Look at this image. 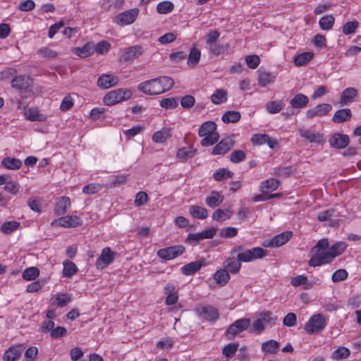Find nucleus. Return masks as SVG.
<instances>
[{
    "mask_svg": "<svg viewBox=\"0 0 361 361\" xmlns=\"http://www.w3.org/2000/svg\"><path fill=\"white\" fill-rule=\"evenodd\" d=\"M174 85L173 80L169 76H160L139 84V91L148 95H156L170 90Z\"/></svg>",
    "mask_w": 361,
    "mask_h": 361,
    "instance_id": "f257e3e1",
    "label": "nucleus"
},
{
    "mask_svg": "<svg viewBox=\"0 0 361 361\" xmlns=\"http://www.w3.org/2000/svg\"><path fill=\"white\" fill-rule=\"evenodd\" d=\"M329 245L327 239H322L311 249L312 257L308 262V264L310 267L321 266L332 261L333 255H331L330 252L327 251Z\"/></svg>",
    "mask_w": 361,
    "mask_h": 361,
    "instance_id": "f03ea898",
    "label": "nucleus"
},
{
    "mask_svg": "<svg viewBox=\"0 0 361 361\" xmlns=\"http://www.w3.org/2000/svg\"><path fill=\"white\" fill-rule=\"evenodd\" d=\"M11 85L13 88L18 90L22 97H27L32 92L33 80L30 76L25 75L15 76L12 79Z\"/></svg>",
    "mask_w": 361,
    "mask_h": 361,
    "instance_id": "7ed1b4c3",
    "label": "nucleus"
},
{
    "mask_svg": "<svg viewBox=\"0 0 361 361\" xmlns=\"http://www.w3.org/2000/svg\"><path fill=\"white\" fill-rule=\"evenodd\" d=\"M132 97L130 90L116 89L108 92L103 98L104 103L107 106H112L124 100H128Z\"/></svg>",
    "mask_w": 361,
    "mask_h": 361,
    "instance_id": "20e7f679",
    "label": "nucleus"
},
{
    "mask_svg": "<svg viewBox=\"0 0 361 361\" xmlns=\"http://www.w3.org/2000/svg\"><path fill=\"white\" fill-rule=\"evenodd\" d=\"M326 326V321L321 314H317L310 317L305 325V329L309 334H318Z\"/></svg>",
    "mask_w": 361,
    "mask_h": 361,
    "instance_id": "39448f33",
    "label": "nucleus"
},
{
    "mask_svg": "<svg viewBox=\"0 0 361 361\" xmlns=\"http://www.w3.org/2000/svg\"><path fill=\"white\" fill-rule=\"evenodd\" d=\"M267 255V250L262 247H253L238 255L240 262H248L257 259H261Z\"/></svg>",
    "mask_w": 361,
    "mask_h": 361,
    "instance_id": "423d86ee",
    "label": "nucleus"
},
{
    "mask_svg": "<svg viewBox=\"0 0 361 361\" xmlns=\"http://www.w3.org/2000/svg\"><path fill=\"white\" fill-rule=\"evenodd\" d=\"M251 323L250 319H240L229 326L226 335L229 339H233L238 334L247 329Z\"/></svg>",
    "mask_w": 361,
    "mask_h": 361,
    "instance_id": "0eeeda50",
    "label": "nucleus"
},
{
    "mask_svg": "<svg viewBox=\"0 0 361 361\" xmlns=\"http://www.w3.org/2000/svg\"><path fill=\"white\" fill-rule=\"evenodd\" d=\"M145 52V49L141 45H134L127 47L123 49V53L119 56V60L121 62H127L133 61Z\"/></svg>",
    "mask_w": 361,
    "mask_h": 361,
    "instance_id": "6e6552de",
    "label": "nucleus"
},
{
    "mask_svg": "<svg viewBox=\"0 0 361 361\" xmlns=\"http://www.w3.org/2000/svg\"><path fill=\"white\" fill-rule=\"evenodd\" d=\"M185 248L183 245H175L159 249L157 255L164 260L173 259L184 253Z\"/></svg>",
    "mask_w": 361,
    "mask_h": 361,
    "instance_id": "1a4fd4ad",
    "label": "nucleus"
},
{
    "mask_svg": "<svg viewBox=\"0 0 361 361\" xmlns=\"http://www.w3.org/2000/svg\"><path fill=\"white\" fill-rule=\"evenodd\" d=\"M196 312L202 319L209 322L216 321L219 316L218 309L209 305L197 307Z\"/></svg>",
    "mask_w": 361,
    "mask_h": 361,
    "instance_id": "9d476101",
    "label": "nucleus"
},
{
    "mask_svg": "<svg viewBox=\"0 0 361 361\" xmlns=\"http://www.w3.org/2000/svg\"><path fill=\"white\" fill-rule=\"evenodd\" d=\"M57 224L65 228H75L82 224V219L75 215H70L60 217L59 219L54 221L51 225Z\"/></svg>",
    "mask_w": 361,
    "mask_h": 361,
    "instance_id": "9b49d317",
    "label": "nucleus"
},
{
    "mask_svg": "<svg viewBox=\"0 0 361 361\" xmlns=\"http://www.w3.org/2000/svg\"><path fill=\"white\" fill-rule=\"evenodd\" d=\"M139 13L137 8L130 9L116 16V23L121 25H127L133 23Z\"/></svg>",
    "mask_w": 361,
    "mask_h": 361,
    "instance_id": "f8f14e48",
    "label": "nucleus"
},
{
    "mask_svg": "<svg viewBox=\"0 0 361 361\" xmlns=\"http://www.w3.org/2000/svg\"><path fill=\"white\" fill-rule=\"evenodd\" d=\"M24 346L23 344L12 345L8 348L4 353V361H16L22 354Z\"/></svg>",
    "mask_w": 361,
    "mask_h": 361,
    "instance_id": "ddd939ff",
    "label": "nucleus"
},
{
    "mask_svg": "<svg viewBox=\"0 0 361 361\" xmlns=\"http://www.w3.org/2000/svg\"><path fill=\"white\" fill-rule=\"evenodd\" d=\"M116 252L111 250L110 247H106L102 250V254L97 261V266H102V268L105 267L110 264L115 259Z\"/></svg>",
    "mask_w": 361,
    "mask_h": 361,
    "instance_id": "4468645a",
    "label": "nucleus"
},
{
    "mask_svg": "<svg viewBox=\"0 0 361 361\" xmlns=\"http://www.w3.org/2000/svg\"><path fill=\"white\" fill-rule=\"evenodd\" d=\"M234 142L231 137H227L221 140L212 149L213 155L224 154L233 146Z\"/></svg>",
    "mask_w": 361,
    "mask_h": 361,
    "instance_id": "2eb2a0df",
    "label": "nucleus"
},
{
    "mask_svg": "<svg viewBox=\"0 0 361 361\" xmlns=\"http://www.w3.org/2000/svg\"><path fill=\"white\" fill-rule=\"evenodd\" d=\"M332 109L330 104H321L315 107L307 110L306 116L307 118L311 119L317 116H322L329 112Z\"/></svg>",
    "mask_w": 361,
    "mask_h": 361,
    "instance_id": "dca6fc26",
    "label": "nucleus"
},
{
    "mask_svg": "<svg viewBox=\"0 0 361 361\" xmlns=\"http://www.w3.org/2000/svg\"><path fill=\"white\" fill-rule=\"evenodd\" d=\"M118 78L112 74H103L97 80V85L102 89H108L118 83Z\"/></svg>",
    "mask_w": 361,
    "mask_h": 361,
    "instance_id": "f3484780",
    "label": "nucleus"
},
{
    "mask_svg": "<svg viewBox=\"0 0 361 361\" xmlns=\"http://www.w3.org/2000/svg\"><path fill=\"white\" fill-rule=\"evenodd\" d=\"M331 147L336 149H344L349 144V137L347 135L335 133L329 140Z\"/></svg>",
    "mask_w": 361,
    "mask_h": 361,
    "instance_id": "a211bd4d",
    "label": "nucleus"
},
{
    "mask_svg": "<svg viewBox=\"0 0 361 361\" xmlns=\"http://www.w3.org/2000/svg\"><path fill=\"white\" fill-rule=\"evenodd\" d=\"M216 233V228H211L204 230L200 233H189L186 238V241H188V242H190V241L199 242L203 239H210L214 236Z\"/></svg>",
    "mask_w": 361,
    "mask_h": 361,
    "instance_id": "6ab92c4d",
    "label": "nucleus"
},
{
    "mask_svg": "<svg viewBox=\"0 0 361 361\" xmlns=\"http://www.w3.org/2000/svg\"><path fill=\"white\" fill-rule=\"evenodd\" d=\"M358 92L354 87L345 88L341 93L340 97V104L343 106L354 101V99L357 96Z\"/></svg>",
    "mask_w": 361,
    "mask_h": 361,
    "instance_id": "aec40b11",
    "label": "nucleus"
},
{
    "mask_svg": "<svg viewBox=\"0 0 361 361\" xmlns=\"http://www.w3.org/2000/svg\"><path fill=\"white\" fill-rule=\"evenodd\" d=\"M299 135L311 143H322L324 141L323 135L319 133H312L307 129H299Z\"/></svg>",
    "mask_w": 361,
    "mask_h": 361,
    "instance_id": "412c9836",
    "label": "nucleus"
},
{
    "mask_svg": "<svg viewBox=\"0 0 361 361\" xmlns=\"http://www.w3.org/2000/svg\"><path fill=\"white\" fill-rule=\"evenodd\" d=\"M205 265V259L195 261L187 264L181 268L183 274L189 276L195 274L200 270L202 267Z\"/></svg>",
    "mask_w": 361,
    "mask_h": 361,
    "instance_id": "4be33fe9",
    "label": "nucleus"
},
{
    "mask_svg": "<svg viewBox=\"0 0 361 361\" xmlns=\"http://www.w3.org/2000/svg\"><path fill=\"white\" fill-rule=\"evenodd\" d=\"M224 195H222L219 192L212 190L210 195L206 198L205 202L207 206L214 208L219 206L224 201Z\"/></svg>",
    "mask_w": 361,
    "mask_h": 361,
    "instance_id": "5701e85b",
    "label": "nucleus"
},
{
    "mask_svg": "<svg viewBox=\"0 0 361 361\" xmlns=\"http://www.w3.org/2000/svg\"><path fill=\"white\" fill-rule=\"evenodd\" d=\"M351 117V110L345 108L336 111L332 118V121L336 123H341L349 120Z\"/></svg>",
    "mask_w": 361,
    "mask_h": 361,
    "instance_id": "b1692460",
    "label": "nucleus"
},
{
    "mask_svg": "<svg viewBox=\"0 0 361 361\" xmlns=\"http://www.w3.org/2000/svg\"><path fill=\"white\" fill-rule=\"evenodd\" d=\"M280 182L276 178H269L263 181L260 185V190L263 193H269L276 190L279 186Z\"/></svg>",
    "mask_w": 361,
    "mask_h": 361,
    "instance_id": "393cba45",
    "label": "nucleus"
},
{
    "mask_svg": "<svg viewBox=\"0 0 361 361\" xmlns=\"http://www.w3.org/2000/svg\"><path fill=\"white\" fill-rule=\"evenodd\" d=\"M71 207V200L68 197H62L56 203L54 212L60 216L64 214Z\"/></svg>",
    "mask_w": 361,
    "mask_h": 361,
    "instance_id": "a878e982",
    "label": "nucleus"
},
{
    "mask_svg": "<svg viewBox=\"0 0 361 361\" xmlns=\"http://www.w3.org/2000/svg\"><path fill=\"white\" fill-rule=\"evenodd\" d=\"M224 267L226 270H227L228 272L234 274H237L241 267V264L238 261V258L235 259L234 257H231L227 259L224 262Z\"/></svg>",
    "mask_w": 361,
    "mask_h": 361,
    "instance_id": "bb28decb",
    "label": "nucleus"
},
{
    "mask_svg": "<svg viewBox=\"0 0 361 361\" xmlns=\"http://www.w3.org/2000/svg\"><path fill=\"white\" fill-rule=\"evenodd\" d=\"M216 130V123L213 121H206L201 125L199 128L198 135L200 137H203L207 135H212L217 133L215 132Z\"/></svg>",
    "mask_w": 361,
    "mask_h": 361,
    "instance_id": "cd10ccee",
    "label": "nucleus"
},
{
    "mask_svg": "<svg viewBox=\"0 0 361 361\" xmlns=\"http://www.w3.org/2000/svg\"><path fill=\"white\" fill-rule=\"evenodd\" d=\"M73 52L81 58H87L94 53V47L90 43L85 44L83 47H75Z\"/></svg>",
    "mask_w": 361,
    "mask_h": 361,
    "instance_id": "c85d7f7f",
    "label": "nucleus"
},
{
    "mask_svg": "<svg viewBox=\"0 0 361 361\" xmlns=\"http://www.w3.org/2000/svg\"><path fill=\"white\" fill-rule=\"evenodd\" d=\"M1 166L10 170H17L22 166V161L17 158L6 157L1 161Z\"/></svg>",
    "mask_w": 361,
    "mask_h": 361,
    "instance_id": "c756f323",
    "label": "nucleus"
},
{
    "mask_svg": "<svg viewBox=\"0 0 361 361\" xmlns=\"http://www.w3.org/2000/svg\"><path fill=\"white\" fill-rule=\"evenodd\" d=\"M164 290L165 293L167 294L166 304L171 305L176 303L178 297L177 293L175 291V286L172 284H169L164 288Z\"/></svg>",
    "mask_w": 361,
    "mask_h": 361,
    "instance_id": "7c9ffc66",
    "label": "nucleus"
},
{
    "mask_svg": "<svg viewBox=\"0 0 361 361\" xmlns=\"http://www.w3.org/2000/svg\"><path fill=\"white\" fill-rule=\"evenodd\" d=\"M309 102V98L301 93L297 94L290 101V104L295 109L305 107Z\"/></svg>",
    "mask_w": 361,
    "mask_h": 361,
    "instance_id": "2f4dec72",
    "label": "nucleus"
},
{
    "mask_svg": "<svg viewBox=\"0 0 361 361\" xmlns=\"http://www.w3.org/2000/svg\"><path fill=\"white\" fill-rule=\"evenodd\" d=\"M189 212L194 218L198 219H205L208 216L207 210L198 205L190 206Z\"/></svg>",
    "mask_w": 361,
    "mask_h": 361,
    "instance_id": "473e14b6",
    "label": "nucleus"
},
{
    "mask_svg": "<svg viewBox=\"0 0 361 361\" xmlns=\"http://www.w3.org/2000/svg\"><path fill=\"white\" fill-rule=\"evenodd\" d=\"M258 72V82L260 86L265 87L267 85L274 82L275 76L273 75L271 73L262 71L260 70H259Z\"/></svg>",
    "mask_w": 361,
    "mask_h": 361,
    "instance_id": "72a5a7b5",
    "label": "nucleus"
},
{
    "mask_svg": "<svg viewBox=\"0 0 361 361\" xmlns=\"http://www.w3.org/2000/svg\"><path fill=\"white\" fill-rule=\"evenodd\" d=\"M171 137V130L169 128H163L161 130L157 131L154 133L152 140L157 143H163Z\"/></svg>",
    "mask_w": 361,
    "mask_h": 361,
    "instance_id": "f704fd0d",
    "label": "nucleus"
},
{
    "mask_svg": "<svg viewBox=\"0 0 361 361\" xmlns=\"http://www.w3.org/2000/svg\"><path fill=\"white\" fill-rule=\"evenodd\" d=\"M280 347L279 343L275 340H269L262 343V350L265 353L275 354Z\"/></svg>",
    "mask_w": 361,
    "mask_h": 361,
    "instance_id": "c9c22d12",
    "label": "nucleus"
},
{
    "mask_svg": "<svg viewBox=\"0 0 361 361\" xmlns=\"http://www.w3.org/2000/svg\"><path fill=\"white\" fill-rule=\"evenodd\" d=\"M230 274L225 269L218 270L214 275V279L218 284L225 285L230 279Z\"/></svg>",
    "mask_w": 361,
    "mask_h": 361,
    "instance_id": "e433bc0d",
    "label": "nucleus"
},
{
    "mask_svg": "<svg viewBox=\"0 0 361 361\" xmlns=\"http://www.w3.org/2000/svg\"><path fill=\"white\" fill-rule=\"evenodd\" d=\"M241 117L240 113L237 111H228L225 112L221 119L224 123H237L238 121H240Z\"/></svg>",
    "mask_w": 361,
    "mask_h": 361,
    "instance_id": "4c0bfd02",
    "label": "nucleus"
},
{
    "mask_svg": "<svg viewBox=\"0 0 361 361\" xmlns=\"http://www.w3.org/2000/svg\"><path fill=\"white\" fill-rule=\"evenodd\" d=\"M291 231H286L278 234L273 238L274 245L276 247H280L287 243L292 237Z\"/></svg>",
    "mask_w": 361,
    "mask_h": 361,
    "instance_id": "58836bf2",
    "label": "nucleus"
},
{
    "mask_svg": "<svg viewBox=\"0 0 361 361\" xmlns=\"http://www.w3.org/2000/svg\"><path fill=\"white\" fill-rule=\"evenodd\" d=\"M63 264V274L67 278L72 277L78 271L77 266L71 261L65 260Z\"/></svg>",
    "mask_w": 361,
    "mask_h": 361,
    "instance_id": "ea45409f",
    "label": "nucleus"
},
{
    "mask_svg": "<svg viewBox=\"0 0 361 361\" xmlns=\"http://www.w3.org/2000/svg\"><path fill=\"white\" fill-rule=\"evenodd\" d=\"M227 100V92L223 89H218L211 96V101L215 104H220Z\"/></svg>",
    "mask_w": 361,
    "mask_h": 361,
    "instance_id": "a19ab883",
    "label": "nucleus"
},
{
    "mask_svg": "<svg viewBox=\"0 0 361 361\" xmlns=\"http://www.w3.org/2000/svg\"><path fill=\"white\" fill-rule=\"evenodd\" d=\"M314 56V54L310 51L304 52L297 55L294 59L295 64L297 66H302L305 65Z\"/></svg>",
    "mask_w": 361,
    "mask_h": 361,
    "instance_id": "79ce46f5",
    "label": "nucleus"
},
{
    "mask_svg": "<svg viewBox=\"0 0 361 361\" xmlns=\"http://www.w3.org/2000/svg\"><path fill=\"white\" fill-rule=\"evenodd\" d=\"M230 49V44H219L216 42L209 46V49L211 53L213 54L218 56L224 54L225 51H228Z\"/></svg>",
    "mask_w": 361,
    "mask_h": 361,
    "instance_id": "37998d69",
    "label": "nucleus"
},
{
    "mask_svg": "<svg viewBox=\"0 0 361 361\" xmlns=\"http://www.w3.org/2000/svg\"><path fill=\"white\" fill-rule=\"evenodd\" d=\"M334 22L335 19L333 16L326 15L320 19L319 25L320 28L323 30H329L333 27Z\"/></svg>",
    "mask_w": 361,
    "mask_h": 361,
    "instance_id": "c03bdc74",
    "label": "nucleus"
},
{
    "mask_svg": "<svg viewBox=\"0 0 361 361\" xmlns=\"http://www.w3.org/2000/svg\"><path fill=\"white\" fill-rule=\"evenodd\" d=\"M39 275V269L35 267H31L23 271L22 277L26 281H32L35 279Z\"/></svg>",
    "mask_w": 361,
    "mask_h": 361,
    "instance_id": "a18cd8bd",
    "label": "nucleus"
},
{
    "mask_svg": "<svg viewBox=\"0 0 361 361\" xmlns=\"http://www.w3.org/2000/svg\"><path fill=\"white\" fill-rule=\"evenodd\" d=\"M346 244L344 242H337L332 245L327 251L330 252L332 256V260L343 253L346 248Z\"/></svg>",
    "mask_w": 361,
    "mask_h": 361,
    "instance_id": "49530a36",
    "label": "nucleus"
},
{
    "mask_svg": "<svg viewBox=\"0 0 361 361\" xmlns=\"http://www.w3.org/2000/svg\"><path fill=\"white\" fill-rule=\"evenodd\" d=\"M200 56L201 52L198 49L192 48L188 56V64L190 66H195L200 61Z\"/></svg>",
    "mask_w": 361,
    "mask_h": 361,
    "instance_id": "de8ad7c7",
    "label": "nucleus"
},
{
    "mask_svg": "<svg viewBox=\"0 0 361 361\" xmlns=\"http://www.w3.org/2000/svg\"><path fill=\"white\" fill-rule=\"evenodd\" d=\"M20 226V223L16 221L4 222L1 226V231L5 234H11Z\"/></svg>",
    "mask_w": 361,
    "mask_h": 361,
    "instance_id": "09e8293b",
    "label": "nucleus"
},
{
    "mask_svg": "<svg viewBox=\"0 0 361 361\" xmlns=\"http://www.w3.org/2000/svg\"><path fill=\"white\" fill-rule=\"evenodd\" d=\"M72 300V297L70 294H57L54 297V301L58 307H63L68 304Z\"/></svg>",
    "mask_w": 361,
    "mask_h": 361,
    "instance_id": "8fccbe9b",
    "label": "nucleus"
},
{
    "mask_svg": "<svg viewBox=\"0 0 361 361\" xmlns=\"http://www.w3.org/2000/svg\"><path fill=\"white\" fill-rule=\"evenodd\" d=\"M174 5L169 1H164L159 3L157 6V11L159 13L166 14L173 11Z\"/></svg>",
    "mask_w": 361,
    "mask_h": 361,
    "instance_id": "3c124183",
    "label": "nucleus"
},
{
    "mask_svg": "<svg viewBox=\"0 0 361 361\" xmlns=\"http://www.w3.org/2000/svg\"><path fill=\"white\" fill-rule=\"evenodd\" d=\"M350 353V352L348 348L340 346L334 352L332 358L336 360L345 359L349 357Z\"/></svg>",
    "mask_w": 361,
    "mask_h": 361,
    "instance_id": "603ef678",
    "label": "nucleus"
},
{
    "mask_svg": "<svg viewBox=\"0 0 361 361\" xmlns=\"http://www.w3.org/2000/svg\"><path fill=\"white\" fill-rule=\"evenodd\" d=\"M213 176L215 180L221 181L224 179L232 178L233 173L227 169L223 168L215 172Z\"/></svg>",
    "mask_w": 361,
    "mask_h": 361,
    "instance_id": "864d4df0",
    "label": "nucleus"
},
{
    "mask_svg": "<svg viewBox=\"0 0 361 361\" xmlns=\"http://www.w3.org/2000/svg\"><path fill=\"white\" fill-rule=\"evenodd\" d=\"M295 171V169L291 166H281L276 169L274 174L279 177H288L292 175Z\"/></svg>",
    "mask_w": 361,
    "mask_h": 361,
    "instance_id": "5fc2aeb1",
    "label": "nucleus"
},
{
    "mask_svg": "<svg viewBox=\"0 0 361 361\" xmlns=\"http://www.w3.org/2000/svg\"><path fill=\"white\" fill-rule=\"evenodd\" d=\"M238 348V344L236 343H231L224 346L222 353L227 358L233 357Z\"/></svg>",
    "mask_w": 361,
    "mask_h": 361,
    "instance_id": "6e6d98bb",
    "label": "nucleus"
},
{
    "mask_svg": "<svg viewBox=\"0 0 361 361\" xmlns=\"http://www.w3.org/2000/svg\"><path fill=\"white\" fill-rule=\"evenodd\" d=\"M196 153L195 149H192L191 148L183 147L179 149L176 153V157L180 159H187L189 158H192L195 154Z\"/></svg>",
    "mask_w": 361,
    "mask_h": 361,
    "instance_id": "4d7b16f0",
    "label": "nucleus"
},
{
    "mask_svg": "<svg viewBox=\"0 0 361 361\" xmlns=\"http://www.w3.org/2000/svg\"><path fill=\"white\" fill-rule=\"evenodd\" d=\"M204 137L201 140V145L203 147H208L213 145L219 140V136L218 133L204 135Z\"/></svg>",
    "mask_w": 361,
    "mask_h": 361,
    "instance_id": "13d9d810",
    "label": "nucleus"
},
{
    "mask_svg": "<svg viewBox=\"0 0 361 361\" xmlns=\"http://www.w3.org/2000/svg\"><path fill=\"white\" fill-rule=\"evenodd\" d=\"M266 107L270 114H276L282 109L283 104L281 101H272L267 103Z\"/></svg>",
    "mask_w": 361,
    "mask_h": 361,
    "instance_id": "bf43d9fd",
    "label": "nucleus"
},
{
    "mask_svg": "<svg viewBox=\"0 0 361 361\" xmlns=\"http://www.w3.org/2000/svg\"><path fill=\"white\" fill-rule=\"evenodd\" d=\"M160 106L166 109H174L178 106V99L174 97L164 98L161 100Z\"/></svg>",
    "mask_w": 361,
    "mask_h": 361,
    "instance_id": "052dcab7",
    "label": "nucleus"
},
{
    "mask_svg": "<svg viewBox=\"0 0 361 361\" xmlns=\"http://www.w3.org/2000/svg\"><path fill=\"white\" fill-rule=\"evenodd\" d=\"M246 157V154L243 150H235L230 154V160L233 163H239Z\"/></svg>",
    "mask_w": 361,
    "mask_h": 361,
    "instance_id": "680f3d73",
    "label": "nucleus"
},
{
    "mask_svg": "<svg viewBox=\"0 0 361 361\" xmlns=\"http://www.w3.org/2000/svg\"><path fill=\"white\" fill-rule=\"evenodd\" d=\"M358 27V22L357 20L350 21L343 26V32L348 35L353 34Z\"/></svg>",
    "mask_w": 361,
    "mask_h": 361,
    "instance_id": "e2e57ef3",
    "label": "nucleus"
},
{
    "mask_svg": "<svg viewBox=\"0 0 361 361\" xmlns=\"http://www.w3.org/2000/svg\"><path fill=\"white\" fill-rule=\"evenodd\" d=\"M127 180V176L125 175H118L115 176L112 180H111L107 186L109 188L117 187L121 184H123Z\"/></svg>",
    "mask_w": 361,
    "mask_h": 361,
    "instance_id": "0e129e2a",
    "label": "nucleus"
},
{
    "mask_svg": "<svg viewBox=\"0 0 361 361\" xmlns=\"http://www.w3.org/2000/svg\"><path fill=\"white\" fill-rule=\"evenodd\" d=\"M297 323V316L295 313L289 312L283 318V324L288 327L295 326Z\"/></svg>",
    "mask_w": 361,
    "mask_h": 361,
    "instance_id": "69168bd1",
    "label": "nucleus"
},
{
    "mask_svg": "<svg viewBox=\"0 0 361 361\" xmlns=\"http://www.w3.org/2000/svg\"><path fill=\"white\" fill-rule=\"evenodd\" d=\"M245 62L250 68L255 69L259 66L260 59L257 55H250L246 57Z\"/></svg>",
    "mask_w": 361,
    "mask_h": 361,
    "instance_id": "338daca9",
    "label": "nucleus"
},
{
    "mask_svg": "<svg viewBox=\"0 0 361 361\" xmlns=\"http://www.w3.org/2000/svg\"><path fill=\"white\" fill-rule=\"evenodd\" d=\"M195 97L190 94L183 97L180 99V105L184 109L191 108L195 104Z\"/></svg>",
    "mask_w": 361,
    "mask_h": 361,
    "instance_id": "774afa93",
    "label": "nucleus"
}]
</instances>
